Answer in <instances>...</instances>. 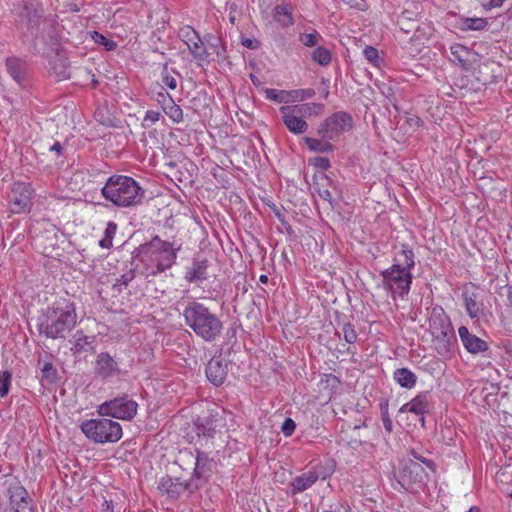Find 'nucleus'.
Wrapping results in <instances>:
<instances>
[{"instance_id":"09e8293b","label":"nucleus","mask_w":512,"mask_h":512,"mask_svg":"<svg viewBox=\"0 0 512 512\" xmlns=\"http://www.w3.org/2000/svg\"><path fill=\"white\" fill-rule=\"evenodd\" d=\"M161 114L158 111L148 110L144 116L142 126L144 128L150 127L152 124L159 121Z\"/></svg>"},{"instance_id":"e433bc0d","label":"nucleus","mask_w":512,"mask_h":512,"mask_svg":"<svg viewBox=\"0 0 512 512\" xmlns=\"http://www.w3.org/2000/svg\"><path fill=\"white\" fill-rule=\"evenodd\" d=\"M488 21L486 18H464L462 19V30L480 31L486 28Z\"/></svg>"},{"instance_id":"4c0bfd02","label":"nucleus","mask_w":512,"mask_h":512,"mask_svg":"<svg viewBox=\"0 0 512 512\" xmlns=\"http://www.w3.org/2000/svg\"><path fill=\"white\" fill-rule=\"evenodd\" d=\"M311 56H312L313 61L318 63L321 66L329 65L331 62V59H332L331 52L327 48L322 47V46L317 47L312 52Z\"/></svg>"},{"instance_id":"412c9836","label":"nucleus","mask_w":512,"mask_h":512,"mask_svg":"<svg viewBox=\"0 0 512 512\" xmlns=\"http://www.w3.org/2000/svg\"><path fill=\"white\" fill-rule=\"evenodd\" d=\"M120 367L108 352H101L97 355L95 373L101 379H108L120 374Z\"/></svg>"},{"instance_id":"2eb2a0df","label":"nucleus","mask_w":512,"mask_h":512,"mask_svg":"<svg viewBox=\"0 0 512 512\" xmlns=\"http://www.w3.org/2000/svg\"><path fill=\"white\" fill-rule=\"evenodd\" d=\"M462 298L468 316L475 322H479L485 316V307L483 302L479 299V293L471 286L466 285L462 290Z\"/></svg>"},{"instance_id":"cd10ccee","label":"nucleus","mask_w":512,"mask_h":512,"mask_svg":"<svg viewBox=\"0 0 512 512\" xmlns=\"http://www.w3.org/2000/svg\"><path fill=\"white\" fill-rule=\"evenodd\" d=\"M313 108H323V104H316V103H306V104H298V105H292V106H282L280 107V113L282 115L286 116H296L297 118H303L307 114H311V110Z\"/></svg>"},{"instance_id":"f257e3e1","label":"nucleus","mask_w":512,"mask_h":512,"mask_svg":"<svg viewBox=\"0 0 512 512\" xmlns=\"http://www.w3.org/2000/svg\"><path fill=\"white\" fill-rule=\"evenodd\" d=\"M15 27L23 44L39 52L40 46L54 48L60 43L55 16L47 14L40 0H21L14 8Z\"/></svg>"},{"instance_id":"a878e982","label":"nucleus","mask_w":512,"mask_h":512,"mask_svg":"<svg viewBox=\"0 0 512 512\" xmlns=\"http://www.w3.org/2000/svg\"><path fill=\"white\" fill-rule=\"evenodd\" d=\"M189 33H192L193 35L192 37L188 38V41L186 42L190 54L193 56L194 59L198 61L206 60L208 57V52L199 35L193 29L191 30V32H188L187 35Z\"/></svg>"},{"instance_id":"8fccbe9b","label":"nucleus","mask_w":512,"mask_h":512,"mask_svg":"<svg viewBox=\"0 0 512 512\" xmlns=\"http://www.w3.org/2000/svg\"><path fill=\"white\" fill-rule=\"evenodd\" d=\"M295 428H296L295 421L292 418L287 417V418H285L284 422L282 423L281 432L284 434V436L290 437L294 433Z\"/></svg>"},{"instance_id":"aec40b11","label":"nucleus","mask_w":512,"mask_h":512,"mask_svg":"<svg viewBox=\"0 0 512 512\" xmlns=\"http://www.w3.org/2000/svg\"><path fill=\"white\" fill-rule=\"evenodd\" d=\"M458 334L467 352L476 355L489 350L488 343L475 334H472L466 326H460L458 328Z\"/></svg>"},{"instance_id":"052dcab7","label":"nucleus","mask_w":512,"mask_h":512,"mask_svg":"<svg viewBox=\"0 0 512 512\" xmlns=\"http://www.w3.org/2000/svg\"><path fill=\"white\" fill-rule=\"evenodd\" d=\"M381 419H382V423H383L384 429L388 433H391L393 431V422H392V419L390 417V414L389 415L381 416Z\"/></svg>"},{"instance_id":"f03ea898","label":"nucleus","mask_w":512,"mask_h":512,"mask_svg":"<svg viewBox=\"0 0 512 512\" xmlns=\"http://www.w3.org/2000/svg\"><path fill=\"white\" fill-rule=\"evenodd\" d=\"M183 246L182 239L177 236L155 235L150 241L140 244L131 255L133 262L141 263L145 276H157L176 264L178 254Z\"/></svg>"},{"instance_id":"7ed1b4c3","label":"nucleus","mask_w":512,"mask_h":512,"mask_svg":"<svg viewBox=\"0 0 512 512\" xmlns=\"http://www.w3.org/2000/svg\"><path fill=\"white\" fill-rule=\"evenodd\" d=\"M75 303L69 299H60L46 309H42L37 318V329L49 339H65L77 324Z\"/></svg>"},{"instance_id":"b1692460","label":"nucleus","mask_w":512,"mask_h":512,"mask_svg":"<svg viewBox=\"0 0 512 512\" xmlns=\"http://www.w3.org/2000/svg\"><path fill=\"white\" fill-rule=\"evenodd\" d=\"M6 67L9 75L20 85L27 83V63L19 58L10 57L6 60Z\"/></svg>"},{"instance_id":"0e129e2a","label":"nucleus","mask_w":512,"mask_h":512,"mask_svg":"<svg viewBox=\"0 0 512 512\" xmlns=\"http://www.w3.org/2000/svg\"><path fill=\"white\" fill-rule=\"evenodd\" d=\"M381 416L389 415V401L387 399L381 400L379 404Z\"/></svg>"},{"instance_id":"603ef678","label":"nucleus","mask_w":512,"mask_h":512,"mask_svg":"<svg viewBox=\"0 0 512 512\" xmlns=\"http://www.w3.org/2000/svg\"><path fill=\"white\" fill-rule=\"evenodd\" d=\"M410 456H412L411 459L417 461L418 463L421 462L423 464H425L429 469L431 470H435V463L431 460V459H428V458H425L421 455H419L416 451L412 450L410 453H409Z\"/></svg>"},{"instance_id":"864d4df0","label":"nucleus","mask_w":512,"mask_h":512,"mask_svg":"<svg viewBox=\"0 0 512 512\" xmlns=\"http://www.w3.org/2000/svg\"><path fill=\"white\" fill-rule=\"evenodd\" d=\"M207 42H208L209 47L213 50V52L216 53L217 56H221V52H220V48H219V46L221 44V39L212 34H209Z\"/></svg>"},{"instance_id":"774afa93","label":"nucleus","mask_w":512,"mask_h":512,"mask_svg":"<svg viewBox=\"0 0 512 512\" xmlns=\"http://www.w3.org/2000/svg\"><path fill=\"white\" fill-rule=\"evenodd\" d=\"M507 300L508 306L512 308V285H507Z\"/></svg>"},{"instance_id":"20e7f679","label":"nucleus","mask_w":512,"mask_h":512,"mask_svg":"<svg viewBox=\"0 0 512 512\" xmlns=\"http://www.w3.org/2000/svg\"><path fill=\"white\" fill-rule=\"evenodd\" d=\"M415 266V255L408 245L403 244L396 253L393 264L381 272L383 286L391 292L392 297L404 298L410 291L413 276L411 270Z\"/></svg>"},{"instance_id":"423d86ee","label":"nucleus","mask_w":512,"mask_h":512,"mask_svg":"<svg viewBox=\"0 0 512 512\" xmlns=\"http://www.w3.org/2000/svg\"><path fill=\"white\" fill-rule=\"evenodd\" d=\"M101 194L115 206L128 208L143 202L145 190L130 176L112 175L101 189Z\"/></svg>"},{"instance_id":"4be33fe9","label":"nucleus","mask_w":512,"mask_h":512,"mask_svg":"<svg viewBox=\"0 0 512 512\" xmlns=\"http://www.w3.org/2000/svg\"><path fill=\"white\" fill-rule=\"evenodd\" d=\"M453 326L450 321L449 316L445 313L444 309L441 306H434L431 310V315L429 318V331L431 334L435 333V331H450Z\"/></svg>"},{"instance_id":"79ce46f5","label":"nucleus","mask_w":512,"mask_h":512,"mask_svg":"<svg viewBox=\"0 0 512 512\" xmlns=\"http://www.w3.org/2000/svg\"><path fill=\"white\" fill-rule=\"evenodd\" d=\"M341 329L344 335V340L347 343L353 344L357 341V333L350 321H343Z\"/></svg>"},{"instance_id":"ea45409f","label":"nucleus","mask_w":512,"mask_h":512,"mask_svg":"<svg viewBox=\"0 0 512 512\" xmlns=\"http://www.w3.org/2000/svg\"><path fill=\"white\" fill-rule=\"evenodd\" d=\"M90 34L93 41L98 45H102L106 51H114L117 48V43L111 39L106 38L102 33L98 31H92Z\"/></svg>"},{"instance_id":"49530a36","label":"nucleus","mask_w":512,"mask_h":512,"mask_svg":"<svg viewBox=\"0 0 512 512\" xmlns=\"http://www.w3.org/2000/svg\"><path fill=\"white\" fill-rule=\"evenodd\" d=\"M309 164L315 168H318L320 170L326 171L330 168V160L326 157H313L309 159Z\"/></svg>"},{"instance_id":"de8ad7c7","label":"nucleus","mask_w":512,"mask_h":512,"mask_svg":"<svg viewBox=\"0 0 512 512\" xmlns=\"http://www.w3.org/2000/svg\"><path fill=\"white\" fill-rule=\"evenodd\" d=\"M138 267L139 264H136L135 267L122 274L120 278L117 279V282L121 285L128 286L135 279Z\"/></svg>"},{"instance_id":"a211bd4d","label":"nucleus","mask_w":512,"mask_h":512,"mask_svg":"<svg viewBox=\"0 0 512 512\" xmlns=\"http://www.w3.org/2000/svg\"><path fill=\"white\" fill-rule=\"evenodd\" d=\"M206 377L214 386H221L228 374V362L221 356H214L205 368Z\"/></svg>"},{"instance_id":"13d9d810","label":"nucleus","mask_w":512,"mask_h":512,"mask_svg":"<svg viewBox=\"0 0 512 512\" xmlns=\"http://www.w3.org/2000/svg\"><path fill=\"white\" fill-rule=\"evenodd\" d=\"M171 95L162 87L161 91L157 93L156 101L157 103L163 107L164 103H166V99H171Z\"/></svg>"},{"instance_id":"bf43d9fd","label":"nucleus","mask_w":512,"mask_h":512,"mask_svg":"<svg viewBox=\"0 0 512 512\" xmlns=\"http://www.w3.org/2000/svg\"><path fill=\"white\" fill-rule=\"evenodd\" d=\"M116 230H117L116 223L110 221V222H108V224L106 226V229H105V232H104V236L113 239L115 234H116Z\"/></svg>"},{"instance_id":"dca6fc26","label":"nucleus","mask_w":512,"mask_h":512,"mask_svg":"<svg viewBox=\"0 0 512 512\" xmlns=\"http://www.w3.org/2000/svg\"><path fill=\"white\" fill-rule=\"evenodd\" d=\"M432 345L435 351L443 358H450L454 354L457 338L454 328L450 331H440L431 334Z\"/></svg>"},{"instance_id":"5701e85b","label":"nucleus","mask_w":512,"mask_h":512,"mask_svg":"<svg viewBox=\"0 0 512 512\" xmlns=\"http://www.w3.org/2000/svg\"><path fill=\"white\" fill-rule=\"evenodd\" d=\"M220 419L217 414H208L205 416H199L195 422V431L198 436L214 437L217 428L220 426Z\"/></svg>"},{"instance_id":"3c124183","label":"nucleus","mask_w":512,"mask_h":512,"mask_svg":"<svg viewBox=\"0 0 512 512\" xmlns=\"http://www.w3.org/2000/svg\"><path fill=\"white\" fill-rule=\"evenodd\" d=\"M162 82L164 85L169 87L170 89L174 90L177 87V81L176 79L169 75L167 71V65L164 66L163 72H162Z\"/></svg>"},{"instance_id":"338daca9","label":"nucleus","mask_w":512,"mask_h":512,"mask_svg":"<svg viewBox=\"0 0 512 512\" xmlns=\"http://www.w3.org/2000/svg\"><path fill=\"white\" fill-rule=\"evenodd\" d=\"M505 0H489L487 8L501 7Z\"/></svg>"},{"instance_id":"c756f323","label":"nucleus","mask_w":512,"mask_h":512,"mask_svg":"<svg viewBox=\"0 0 512 512\" xmlns=\"http://www.w3.org/2000/svg\"><path fill=\"white\" fill-rule=\"evenodd\" d=\"M273 19L283 28L293 25L291 6L289 4L276 5L273 9Z\"/></svg>"},{"instance_id":"f704fd0d","label":"nucleus","mask_w":512,"mask_h":512,"mask_svg":"<svg viewBox=\"0 0 512 512\" xmlns=\"http://www.w3.org/2000/svg\"><path fill=\"white\" fill-rule=\"evenodd\" d=\"M41 365V379L42 381L47 382L48 384H56L59 380L58 371L56 367L51 362H41L38 363Z\"/></svg>"},{"instance_id":"9b49d317","label":"nucleus","mask_w":512,"mask_h":512,"mask_svg":"<svg viewBox=\"0 0 512 512\" xmlns=\"http://www.w3.org/2000/svg\"><path fill=\"white\" fill-rule=\"evenodd\" d=\"M6 495L14 512H35L34 500L17 477L5 481Z\"/></svg>"},{"instance_id":"a19ab883","label":"nucleus","mask_w":512,"mask_h":512,"mask_svg":"<svg viewBox=\"0 0 512 512\" xmlns=\"http://www.w3.org/2000/svg\"><path fill=\"white\" fill-rule=\"evenodd\" d=\"M12 382V373L9 370L0 371V398L8 395Z\"/></svg>"},{"instance_id":"6e6552de","label":"nucleus","mask_w":512,"mask_h":512,"mask_svg":"<svg viewBox=\"0 0 512 512\" xmlns=\"http://www.w3.org/2000/svg\"><path fill=\"white\" fill-rule=\"evenodd\" d=\"M80 430L96 444L116 443L123 435L122 426L117 421L103 416L83 421Z\"/></svg>"},{"instance_id":"69168bd1","label":"nucleus","mask_w":512,"mask_h":512,"mask_svg":"<svg viewBox=\"0 0 512 512\" xmlns=\"http://www.w3.org/2000/svg\"><path fill=\"white\" fill-rule=\"evenodd\" d=\"M112 241L113 239L112 238H108L106 236H104L100 241H99V245L100 247L102 248H106V249H109L112 247Z\"/></svg>"},{"instance_id":"a18cd8bd","label":"nucleus","mask_w":512,"mask_h":512,"mask_svg":"<svg viewBox=\"0 0 512 512\" xmlns=\"http://www.w3.org/2000/svg\"><path fill=\"white\" fill-rule=\"evenodd\" d=\"M275 216L277 217V219L279 220V222L285 229V231H286L287 235L290 237V239L295 240L297 237L296 233L293 230L292 226L289 224V222L285 219V216L277 209L275 210Z\"/></svg>"},{"instance_id":"f8f14e48","label":"nucleus","mask_w":512,"mask_h":512,"mask_svg":"<svg viewBox=\"0 0 512 512\" xmlns=\"http://www.w3.org/2000/svg\"><path fill=\"white\" fill-rule=\"evenodd\" d=\"M34 189L30 183L15 182L8 193L10 211L14 214L29 212L32 208Z\"/></svg>"},{"instance_id":"39448f33","label":"nucleus","mask_w":512,"mask_h":512,"mask_svg":"<svg viewBox=\"0 0 512 512\" xmlns=\"http://www.w3.org/2000/svg\"><path fill=\"white\" fill-rule=\"evenodd\" d=\"M181 314L186 326L205 342L215 341L222 333V321L203 303L196 300L189 301Z\"/></svg>"},{"instance_id":"58836bf2","label":"nucleus","mask_w":512,"mask_h":512,"mask_svg":"<svg viewBox=\"0 0 512 512\" xmlns=\"http://www.w3.org/2000/svg\"><path fill=\"white\" fill-rule=\"evenodd\" d=\"M365 59L373 66L380 67L384 60L379 56V51L373 46H366L363 50Z\"/></svg>"},{"instance_id":"72a5a7b5","label":"nucleus","mask_w":512,"mask_h":512,"mask_svg":"<svg viewBox=\"0 0 512 512\" xmlns=\"http://www.w3.org/2000/svg\"><path fill=\"white\" fill-rule=\"evenodd\" d=\"M163 112L174 122V123H180L183 121V110L182 108L177 105L173 98L166 99V103H164V106L161 107Z\"/></svg>"},{"instance_id":"e2e57ef3","label":"nucleus","mask_w":512,"mask_h":512,"mask_svg":"<svg viewBox=\"0 0 512 512\" xmlns=\"http://www.w3.org/2000/svg\"><path fill=\"white\" fill-rule=\"evenodd\" d=\"M318 194L323 200H326L332 204V194L328 189H319Z\"/></svg>"},{"instance_id":"2f4dec72","label":"nucleus","mask_w":512,"mask_h":512,"mask_svg":"<svg viewBox=\"0 0 512 512\" xmlns=\"http://www.w3.org/2000/svg\"><path fill=\"white\" fill-rule=\"evenodd\" d=\"M452 61L457 63L464 70H469L470 63L468 56L471 54L469 48L462 44H454L450 47Z\"/></svg>"},{"instance_id":"c9c22d12","label":"nucleus","mask_w":512,"mask_h":512,"mask_svg":"<svg viewBox=\"0 0 512 512\" xmlns=\"http://www.w3.org/2000/svg\"><path fill=\"white\" fill-rule=\"evenodd\" d=\"M265 95L268 100L277 103H288L290 101L291 91L266 88Z\"/></svg>"},{"instance_id":"ddd939ff","label":"nucleus","mask_w":512,"mask_h":512,"mask_svg":"<svg viewBox=\"0 0 512 512\" xmlns=\"http://www.w3.org/2000/svg\"><path fill=\"white\" fill-rule=\"evenodd\" d=\"M158 489L163 494H166L170 499L177 500L184 492H187L189 496L194 494L199 490V485H197L191 478L181 481L178 477L166 475L161 478L158 484Z\"/></svg>"},{"instance_id":"1a4fd4ad","label":"nucleus","mask_w":512,"mask_h":512,"mask_svg":"<svg viewBox=\"0 0 512 512\" xmlns=\"http://www.w3.org/2000/svg\"><path fill=\"white\" fill-rule=\"evenodd\" d=\"M138 410V403L131 399L129 395L115 397L100 404L97 413L103 417H111L120 420H132Z\"/></svg>"},{"instance_id":"473e14b6","label":"nucleus","mask_w":512,"mask_h":512,"mask_svg":"<svg viewBox=\"0 0 512 512\" xmlns=\"http://www.w3.org/2000/svg\"><path fill=\"white\" fill-rule=\"evenodd\" d=\"M282 120L287 129L293 134H303L308 130V123L303 118L282 115Z\"/></svg>"},{"instance_id":"680f3d73","label":"nucleus","mask_w":512,"mask_h":512,"mask_svg":"<svg viewBox=\"0 0 512 512\" xmlns=\"http://www.w3.org/2000/svg\"><path fill=\"white\" fill-rule=\"evenodd\" d=\"M49 151L55 152L58 157L63 155L64 147L63 145L56 141L52 146H50Z\"/></svg>"},{"instance_id":"9d476101","label":"nucleus","mask_w":512,"mask_h":512,"mask_svg":"<svg viewBox=\"0 0 512 512\" xmlns=\"http://www.w3.org/2000/svg\"><path fill=\"white\" fill-rule=\"evenodd\" d=\"M354 127V120L350 113L337 111L325 118L317 128V135L324 139L335 140Z\"/></svg>"},{"instance_id":"c85d7f7f","label":"nucleus","mask_w":512,"mask_h":512,"mask_svg":"<svg viewBox=\"0 0 512 512\" xmlns=\"http://www.w3.org/2000/svg\"><path fill=\"white\" fill-rule=\"evenodd\" d=\"M332 139H324V138H313V137H304L303 141L309 151L315 153H329L335 150V146L330 142Z\"/></svg>"},{"instance_id":"6e6d98bb","label":"nucleus","mask_w":512,"mask_h":512,"mask_svg":"<svg viewBox=\"0 0 512 512\" xmlns=\"http://www.w3.org/2000/svg\"><path fill=\"white\" fill-rule=\"evenodd\" d=\"M292 93L299 94L300 95V99L304 100V99H307V98H312L315 95V90L311 89V88H309V89H298V90H292L291 94Z\"/></svg>"},{"instance_id":"0eeeda50","label":"nucleus","mask_w":512,"mask_h":512,"mask_svg":"<svg viewBox=\"0 0 512 512\" xmlns=\"http://www.w3.org/2000/svg\"><path fill=\"white\" fill-rule=\"evenodd\" d=\"M426 476L421 464L407 457L399 462L398 468H394L392 487L398 492L415 493L423 486Z\"/></svg>"},{"instance_id":"bb28decb","label":"nucleus","mask_w":512,"mask_h":512,"mask_svg":"<svg viewBox=\"0 0 512 512\" xmlns=\"http://www.w3.org/2000/svg\"><path fill=\"white\" fill-rule=\"evenodd\" d=\"M75 342L71 348L74 355H80L84 352L93 351V343L95 342V336H87L82 330H77L75 335Z\"/></svg>"},{"instance_id":"4d7b16f0","label":"nucleus","mask_w":512,"mask_h":512,"mask_svg":"<svg viewBox=\"0 0 512 512\" xmlns=\"http://www.w3.org/2000/svg\"><path fill=\"white\" fill-rule=\"evenodd\" d=\"M382 93L386 96V98L389 100V103L396 109L398 110V107H397V100L395 98V95H394V92H393V89L392 87H387L386 90L382 91Z\"/></svg>"},{"instance_id":"c03bdc74","label":"nucleus","mask_w":512,"mask_h":512,"mask_svg":"<svg viewBox=\"0 0 512 512\" xmlns=\"http://www.w3.org/2000/svg\"><path fill=\"white\" fill-rule=\"evenodd\" d=\"M53 69L60 80L69 79L71 77V72L69 66L66 64V60H59V63H55Z\"/></svg>"},{"instance_id":"393cba45","label":"nucleus","mask_w":512,"mask_h":512,"mask_svg":"<svg viewBox=\"0 0 512 512\" xmlns=\"http://www.w3.org/2000/svg\"><path fill=\"white\" fill-rule=\"evenodd\" d=\"M319 478L315 471H308L295 477L291 482V494L296 495L310 488Z\"/></svg>"},{"instance_id":"37998d69","label":"nucleus","mask_w":512,"mask_h":512,"mask_svg":"<svg viewBox=\"0 0 512 512\" xmlns=\"http://www.w3.org/2000/svg\"><path fill=\"white\" fill-rule=\"evenodd\" d=\"M320 39L321 36L317 31H313L312 33H302L299 35V41L306 47L316 46Z\"/></svg>"},{"instance_id":"5fc2aeb1","label":"nucleus","mask_w":512,"mask_h":512,"mask_svg":"<svg viewBox=\"0 0 512 512\" xmlns=\"http://www.w3.org/2000/svg\"><path fill=\"white\" fill-rule=\"evenodd\" d=\"M241 44L244 47L251 49V50L258 49L260 47V42L255 38L251 39V38L243 37L241 40Z\"/></svg>"},{"instance_id":"4468645a","label":"nucleus","mask_w":512,"mask_h":512,"mask_svg":"<svg viewBox=\"0 0 512 512\" xmlns=\"http://www.w3.org/2000/svg\"><path fill=\"white\" fill-rule=\"evenodd\" d=\"M211 263L207 257L201 253H197L190 266L186 267L184 273V280L188 283H193L198 286L204 281L208 280V269Z\"/></svg>"},{"instance_id":"6ab92c4d","label":"nucleus","mask_w":512,"mask_h":512,"mask_svg":"<svg viewBox=\"0 0 512 512\" xmlns=\"http://www.w3.org/2000/svg\"><path fill=\"white\" fill-rule=\"evenodd\" d=\"M431 401L432 395L429 391L420 392L411 401L403 404L400 408V412H411L423 416L430 411ZM421 421L424 422V417H421Z\"/></svg>"},{"instance_id":"7c9ffc66","label":"nucleus","mask_w":512,"mask_h":512,"mask_svg":"<svg viewBox=\"0 0 512 512\" xmlns=\"http://www.w3.org/2000/svg\"><path fill=\"white\" fill-rule=\"evenodd\" d=\"M393 379L405 389L414 388L417 382L415 373L405 367L396 369L393 373Z\"/></svg>"},{"instance_id":"f3484780","label":"nucleus","mask_w":512,"mask_h":512,"mask_svg":"<svg viewBox=\"0 0 512 512\" xmlns=\"http://www.w3.org/2000/svg\"><path fill=\"white\" fill-rule=\"evenodd\" d=\"M196 452L195 468L192 472L191 479L199 485V489L207 482L213 467V459L209 457L208 453L199 449Z\"/></svg>"}]
</instances>
